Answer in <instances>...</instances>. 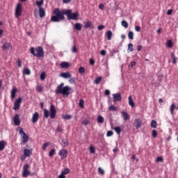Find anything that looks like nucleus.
<instances>
[{"label":"nucleus","mask_w":178,"mask_h":178,"mask_svg":"<svg viewBox=\"0 0 178 178\" xmlns=\"http://www.w3.org/2000/svg\"><path fill=\"white\" fill-rule=\"evenodd\" d=\"M65 10H61L59 8H55L53 11V15L51 17V22L54 23H59L62 20H65Z\"/></svg>","instance_id":"obj_1"},{"label":"nucleus","mask_w":178,"mask_h":178,"mask_svg":"<svg viewBox=\"0 0 178 178\" xmlns=\"http://www.w3.org/2000/svg\"><path fill=\"white\" fill-rule=\"evenodd\" d=\"M64 86L65 83H61L59 86H57L56 89L55 90V92L57 95H60V94H63V97H65V95L69 97L72 92V88L69 87L68 86Z\"/></svg>","instance_id":"obj_2"},{"label":"nucleus","mask_w":178,"mask_h":178,"mask_svg":"<svg viewBox=\"0 0 178 178\" xmlns=\"http://www.w3.org/2000/svg\"><path fill=\"white\" fill-rule=\"evenodd\" d=\"M30 52L35 57L44 58V48H42V47L41 46L37 47L36 48L31 47L30 49Z\"/></svg>","instance_id":"obj_3"},{"label":"nucleus","mask_w":178,"mask_h":178,"mask_svg":"<svg viewBox=\"0 0 178 178\" xmlns=\"http://www.w3.org/2000/svg\"><path fill=\"white\" fill-rule=\"evenodd\" d=\"M65 14L68 20H77V17H79V13H72V10H65Z\"/></svg>","instance_id":"obj_4"},{"label":"nucleus","mask_w":178,"mask_h":178,"mask_svg":"<svg viewBox=\"0 0 178 178\" xmlns=\"http://www.w3.org/2000/svg\"><path fill=\"white\" fill-rule=\"evenodd\" d=\"M19 134L21 136L22 144H27V143H29V136L27 134H26L24 131H23V128L19 127Z\"/></svg>","instance_id":"obj_5"},{"label":"nucleus","mask_w":178,"mask_h":178,"mask_svg":"<svg viewBox=\"0 0 178 178\" xmlns=\"http://www.w3.org/2000/svg\"><path fill=\"white\" fill-rule=\"evenodd\" d=\"M22 13H23V8L22 7V3H18L15 7V16L16 19H19V17L22 16Z\"/></svg>","instance_id":"obj_6"},{"label":"nucleus","mask_w":178,"mask_h":178,"mask_svg":"<svg viewBox=\"0 0 178 178\" xmlns=\"http://www.w3.org/2000/svg\"><path fill=\"white\" fill-rule=\"evenodd\" d=\"M69 154V152L65 149H62L58 152V155L60 156V159H66L67 158V155Z\"/></svg>","instance_id":"obj_7"},{"label":"nucleus","mask_w":178,"mask_h":178,"mask_svg":"<svg viewBox=\"0 0 178 178\" xmlns=\"http://www.w3.org/2000/svg\"><path fill=\"white\" fill-rule=\"evenodd\" d=\"M30 165L29 164H25L23 167V172L22 176L23 177H27L29 175H30V171H29V168Z\"/></svg>","instance_id":"obj_8"},{"label":"nucleus","mask_w":178,"mask_h":178,"mask_svg":"<svg viewBox=\"0 0 178 178\" xmlns=\"http://www.w3.org/2000/svg\"><path fill=\"white\" fill-rule=\"evenodd\" d=\"M22 97H19L14 102V111H19L20 109V104H22Z\"/></svg>","instance_id":"obj_9"},{"label":"nucleus","mask_w":178,"mask_h":178,"mask_svg":"<svg viewBox=\"0 0 178 178\" xmlns=\"http://www.w3.org/2000/svg\"><path fill=\"white\" fill-rule=\"evenodd\" d=\"M50 118L51 119H55L56 118V108H55L54 104L50 106Z\"/></svg>","instance_id":"obj_10"},{"label":"nucleus","mask_w":178,"mask_h":178,"mask_svg":"<svg viewBox=\"0 0 178 178\" xmlns=\"http://www.w3.org/2000/svg\"><path fill=\"white\" fill-rule=\"evenodd\" d=\"M39 119H40V113H38V112L36 111L32 115L31 122L34 124L37 123V122H38Z\"/></svg>","instance_id":"obj_11"},{"label":"nucleus","mask_w":178,"mask_h":178,"mask_svg":"<svg viewBox=\"0 0 178 178\" xmlns=\"http://www.w3.org/2000/svg\"><path fill=\"white\" fill-rule=\"evenodd\" d=\"M134 126L137 129H140L141 127V126H143V121L139 118L135 119L134 122Z\"/></svg>","instance_id":"obj_12"},{"label":"nucleus","mask_w":178,"mask_h":178,"mask_svg":"<svg viewBox=\"0 0 178 178\" xmlns=\"http://www.w3.org/2000/svg\"><path fill=\"white\" fill-rule=\"evenodd\" d=\"M31 155H33V149H24V156H25V158H30Z\"/></svg>","instance_id":"obj_13"},{"label":"nucleus","mask_w":178,"mask_h":178,"mask_svg":"<svg viewBox=\"0 0 178 178\" xmlns=\"http://www.w3.org/2000/svg\"><path fill=\"white\" fill-rule=\"evenodd\" d=\"M15 126H20V118L18 114H16L13 118Z\"/></svg>","instance_id":"obj_14"},{"label":"nucleus","mask_w":178,"mask_h":178,"mask_svg":"<svg viewBox=\"0 0 178 178\" xmlns=\"http://www.w3.org/2000/svg\"><path fill=\"white\" fill-rule=\"evenodd\" d=\"M121 115L125 122L127 120H130V114H129L127 112L121 111Z\"/></svg>","instance_id":"obj_15"},{"label":"nucleus","mask_w":178,"mask_h":178,"mask_svg":"<svg viewBox=\"0 0 178 178\" xmlns=\"http://www.w3.org/2000/svg\"><path fill=\"white\" fill-rule=\"evenodd\" d=\"M113 102H116L117 101H122V95L120 93H116L113 95Z\"/></svg>","instance_id":"obj_16"},{"label":"nucleus","mask_w":178,"mask_h":178,"mask_svg":"<svg viewBox=\"0 0 178 178\" xmlns=\"http://www.w3.org/2000/svg\"><path fill=\"white\" fill-rule=\"evenodd\" d=\"M60 144L63 147V148H66V147H67V145H69V141L67 140V139L63 138V139H62Z\"/></svg>","instance_id":"obj_17"},{"label":"nucleus","mask_w":178,"mask_h":178,"mask_svg":"<svg viewBox=\"0 0 178 178\" xmlns=\"http://www.w3.org/2000/svg\"><path fill=\"white\" fill-rule=\"evenodd\" d=\"M61 77H63V79H69L72 77V74L70 72H63L60 75Z\"/></svg>","instance_id":"obj_18"},{"label":"nucleus","mask_w":178,"mask_h":178,"mask_svg":"<svg viewBox=\"0 0 178 178\" xmlns=\"http://www.w3.org/2000/svg\"><path fill=\"white\" fill-rule=\"evenodd\" d=\"M16 92H17V88L16 87H14L11 90V99H15L16 97Z\"/></svg>","instance_id":"obj_19"},{"label":"nucleus","mask_w":178,"mask_h":178,"mask_svg":"<svg viewBox=\"0 0 178 178\" xmlns=\"http://www.w3.org/2000/svg\"><path fill=\"white\" fill-rule=\"evenodd\" d=\"M74 28L78 31H81V29H83V24L80 23H76L74 25Z\"/></svg>","instance_id":"obj_20"},{"label":"nucleus","mask_w":178,"mask_h":178,"mask_svg":"<svg viewBox=\"0 0 178 178\" xmlns=\"http://www.w3.org/2000/svg\"><path fill=\"white\" fill-rule=\"evenodd\" d=\"M9 48H10V44L8 42H4L2 47L3 51H6L9 49Z\"/></svg>","instance_id":"obj_21"},{"label":"nucleus","mask_w":178,"mask_h":178,"mask_svg":"<svg viewBox=\"0 0 178 178\" xmlns=\"http://www.w3.org/2000/svg\"><path fill=\"white\" fill-rule=\"evenodd\" d=\"M84 29H91L92 27V22L91 21H88L83 23Z\"/></svg>","instance_id":"obj_22"},{"label":"nucleus","mask_w":178,"mask_h":178,"mask_svg":"<svg viewBox=\"0 0 178 178\" xmlns=\"http://www.w3.org/2000/svg\"><path fill=\"white\" fill-rule=\"evenodd\" d=\"M112 31H107L106 33V37L108 41H111L112 40Z\"/></svg>","instance_id":"obj_23"},{"label":"nucleus","mask_w":178,"mask_h":178,"mask_svg":"<svg viewBox=\"0 0 178 178\" xmlns=\"http://www.w3.org/2000/svg\"><path fill=\"white\" fill-rule=\"evenodd\" d=\"M128 101H129V105H130L131 108H134V106H136V104H134V102H133V98L131 97V96H129L128 97Z\"/></svg>","instance_id":"obj_24"},{"label":"nucleus","mask_w":178,"mask_h":178,"mask_svg":"<svg viewBox=\"0 0 178 178\" xmlns=\"http://www.w3.org/2000/svg\"><path fill=\"white\" fill-rule=\"evenodd\" d=\"M39 16L40 17L42 18L45 16V10L43 8H39Z\"/></svg>","instance_id":"obj_25"},{"label":"nucleus","mask_w":178,"mask_h":178,"mask_svg":"<svg viewBox=\"0 0 178 178\" xmlns=\"http://www.w3.org/2000/svg\"><path fill=\"white\" fill-rule=\"evenodd\" d=\"M60 66L63 69H67V67H69V66H70V64H69V63H67V62H62L60 63Z\"/></svg>","instance_id":"obj_26"},{"label":"nucleus","mask_w":178,"mask_h":178,"mask_svg":"<svg viewBox=\"0 0 178 178\" xmlns=\"http://www.w3.org/2000/svg\"><path fill=\"white\" fill-rule=\"evenodd\" d=\"M44 90V86H41V85H38L36 86V91L38 92H42Z\"/></svg>","instance_id":"obj_27"},{"label":"nucleus","mask_w":178,"mask_h":178,"mask_svg":"<svg viewBox=\"0 0 178 178\" xmlns=\"http://www.w3.org/2000/svg\"><path fill=\"white\" fill-rule=\"evenodd\" d=\"M5 149V141H0V151H3Z\"/></svg>","instance_id":"obj_28"},{"label":"nucleus","mask_w":178,"mask_h":178,"mask_svg":"<svg viewBox=\"0 0 178 178\" xmlns=\"http://www.w3.org/2000/svg\"><path fill=\"white\" fill-rule=\"evenodd\" d=\"M44 4V0H40V1H36V5L38 6L39 9L42 8V5Z\"/></svg>","instance_id":"obj_29"},{"label":"nucleus","mask_w":178,"mask_h":178,"mask_svg":"<svg viewBox=\"0 0 178 178\" xmlns=\"http://www.w3.org/2000/svg\"><path fill=\"white\" fill-rule=\"evenodd\" d=\"M128 38L129 40H134V33H133V31H129L128 33Z\"/></svg>","instance_id":"obj_30"},{"label":"nucleus","mask_w":178,"mask_h":178,"mask_svg":"<svg viewBox=\"0 0 178 178\" xmlns=\"http://www.w3.org/2000/svg\"><path fill=\"white\" fill-rule=\"evenodd\" d=\"M176 108V105L175 104V103H173L170 108V113L173 115V113H175V109Z\"/></svg>","instance_id":"obj_31"},{"label":"nucleus","mask_w":178,"mask_h":178,"mask_svg":"<svg viewBox=\"0 0 178 178\" xmlns=\"http://www.w3.org/2000/svg\"><path fill=\"white\" fill-rule=\"evenodd\" d=\"M24 74H26L27 76H29V74H31V71L29 68L24 69L23 71Z\"/></svg>","instance_id":"obj_32"},{"label":"nucleus","mask_w":178,"mask_h":178,"mask_svg":"<svg viewBox=\"0 0 178 178\" xmlns=\"http://www.w3.org/2000/svg\"><path fill=\"white\" fill-rule=\"evenodd\" d=\"M166 45L168 48H172V47H173V42L172 41V40H168L166 42Z\"/></svg>","instance_id":"obj_33"},{"label":"nucleus","mask_w":178,"mask_h":178,"mask_svg":"<svg viewBox=\"0 0 178 178\" xmlns=\"http://www.w3.org/2000/svg\"><path fill=\"white\" fill-rule=\"evenodd\" d=\"M44 117L46 118V119H48V118H49V111H48L47 108L44 109Z\"/></svg>","instance_id":"obj_34"},{"label":"nucleus","mask_w":178,"mask_h":178,"mask_svg":"<svg viewBox=\"0 0 178 178\" xmlns=\"http://www.w3.org/2000/svg\"><path fill=\"white\" fill-rule=\"evenodd\" d=\"M104 117H102V115H99L97 117V123H104Z\"/></svg>","instance_id":"obj_35"},{"label":"nucleus","mask_w":178,"mask_h":178,"mask_svg":"<svg viewBox=\"0 0 178 178\" xmlns=\"http://www.w3.org/2000/svg\"><path fill=\"white\" fill-rule=\"evenodd\" d=\"M114 130L117 133V134H120V133H122V128H120V127H115L114 128Z\"/></svg>","instance_id":"obj_36"},{"label":"nucleus","mask_w":178,"mask_h":178,"mask_svg":"<svg viewBox=\"0 0 178 178\" xmlns=\"http://www.w3.org/2000/svg\"><path fill=\"white\" fill-rule=\"evenodd\" d=\"M121 24L122 27H124V29H127V27H129V23H127V22H126L125 20H122Z\"/></svg>","instance_id":"obj_37"},{"label":"nucleus","mask_w":178,"mask_h":178,"mask_svg":"<svg viewBox=\"0 0 178 178\" xmlns=\"http://www.w3.org/2000/svg\"><path fill=\"white\" fill-rule=\"evenodd\" d=\"M108 111H110L111 112H115V111H118V108L113 106L111 105L109 108H108Z\"/></svg>","instance_id":"obj_38"},{"label":"nucleus","mask_w":178,"mask_h":178,"mask_svg":"<svg viewBox=\"0 0 178 178\" xmlns=\"http://www.w3.org/2000/svg\"><path fill=\"white\" fill-rule=\"evenodd\" d=\"M102 81V76H99L96 79H95V83L96 84H99Z\"/></svg>","instance_id":"obj_39"},{"label":"nucleus","mask_w":178,"mask_h":178,"mask_svg":"<svg viewBox=\"0 0 178 178\" xmlns=\"http://www.w3.org/2000/svg\"><path fill=\"white\" fill-rule=\"evenodd\" d=\"M56 149H51L50 150V152H49V156H54V155H55V152H56Z\"/></svg>","instance_id":"obj_40"},{"label":"nucleus","mask_w":178,"mask_h":178,"mask_svg":"<svg viewBox=\"0 0 178 178\" xmlns=\"http://www.w3.org/2000/svg\"><path fill=\"white\" fill-rule=\"evenodd\" d=\"M151 127H152V129H156V121L155 120H152L151 122Z\"/></svg>","instance_id":"obj_41"},{"label":"nucleus","mask_w":178,"mask_h":178,"mask_svg":"<svg viewBox=\"0 0 178 178\" xmlns=\"http://www.w3.org/2000/svg\"><path fill=\"white\" fill-rule=\"evenodd\" d=\"M63 118L65 119V120H69L72 119V115H63Z\"/></svg>","instance_id":"obj_42"},{"label":"nucleus","mask_w":178,"mask_h":178,"mask_svg":"<svg viewBox=\"0 0 178 178\" xmlns=\"http://www.w3.org/2000/svg\"><path fill=\"white\" fill-rule=\"evenodd\" d=\"M79 106H80V108H84V100L83 99H81L79 100Z\"/></svg>","instance_id":"obj_43"},{"label":"nucleus","mask_w":178,"mask_h":178,"mask_svg":"<svg viewBox=\"0 0 178 178\" xmlns=\"http://www.w3.org/2000/svg\"><path fill=\"white\" fill-rule=\"evenodd\" d=\"M128 49L130 51V52H133V51H134V49L133 48V44L129 43L128 44Z\"/></svg>","instance_id":"obj_44"},{"label":"nucleus","mask_w":178,"mask_h":178,"mask_svg":"<svg viewBox=\"0 0 178 178\" xmlns=\"http://www.w3.org/2000/svg\"><path fill=\"white\" fill-rule=\"evenodd\" d=\"M82 124H84V126H88V124H90V120H84L81 122Z\"/></svg>","instance_id":"obj_45"},{"label":"nucleus","mask_w":178,"mask_h":178,"mask_svg":"<svg viewBox=\"0 0 178 178\" xmlns=\"http://www.w3.org/2000/svg\"><path fill=\"white\" fill-rule=\"evenodd\" d=\"M98 172L99 173V175H105V171L101 168V167L98 168Z\"/></svg>","instance_id":"obj_46"},{"label":"nucleus","mask_w":178,"mask_h":178,"mask_svg":"<svg viewBox=\"0 0 178 178\" xmlns=\"http://www.w3.org/2000/svg\"><path fill=\"white\" fill-rule=\"evenodd\" d=\"M70 172V170H69V168H66L61 173L64 174L65 175H69Z\"/></svg>","instance_id":"obj_47"},{"label":"nucleus","mask_w":178,"mask_h":178,"mask_svg":"<svg viewBox=\"0 0 178 178\" xmlns=\"http://www.w3.org/2000/svg\"><path fill=\"white\" fill-rule=\"evenodd\" d=\"M152 136L154 138H156V136H158V132H156V130L152 131Z\"/></svg>","instance_id":"obj_48"},{"label":"nucleus","mask_w":178,"mask_h":178,"mask_svg":"<svg viewBox=\"0 0 178 178\" xmlns=\"http://www.w3.org/2000/svg\"><path fill=\"white\" fill-rule=\"evenodd\" d=\"M86 72V69L83 67H80L79 69V72L83 74Z\"/></svg>","instance_id":"obj_49"},{"label":"nucleus","mask_w":178,"mask_h":178,"mask_svg":"<svg viewBox=\"0 0 178 178\" xmlns=\"http://www.w3.org/2000/svg\"><path fill=\"white\" fill-rule=\"evenodd\" d=\"M69 83L70 84H74V83H76V78H70L69 79Z\"/></svg>","instance_id":"obj_50"},{"label":"nucleus","mask_w":178,"mask_h":178,"mask_svg":"<svg viewBox=\"0 0 178 178\" xmlns=\"http://www.w3.org/2000/svg\"><path fill=\"white\" fill-rule=\"evenodd\" d=\"M107 137H112L113 136V131H108L106 134Z\"/></svg>","instance_id":"obj_51"},{"label":"nucleus","mask_w":178,"mask_h":178,"mask_svg":"<svg viewBox=\"0 0 178 178\" xmlns=\"http://www.w3.org/2000/svg\"><path fill=\"white\" fill-rule=\"evenodd\" d=\"M40 80H45V72H42L40 74Z\"/></svg>","instance_id":"obj_52"},{"label":"nucleus","mask_w":178,"mask_h":178,"mask_svg":"<svg viewBox=\"0 0 178 178\" xmlns=\"http://www.w3.org/2000/svg\"><path fill=\"white\" fill-rule=\"evenodd\" d=\"M17 63L18 67H22V60H20V58L17 59Z\"/></svg>","instance_id":"obj_53"},{"label":"nucleus","mask_w":178,"mask_h":178,"mask_svg":"<svg viewBox=\"0 0 178 178\" xmlns=\"http://www.w3.org/2000/svg\"><path fill=\"white\" fill-rule=\"evenodd\" d=\"M72 52H73L74 54H76V52H77V47H76V45H74L72 48Z\"/></svg>","instance_id":"obj_54"},{"label":"nucleus","mask_w":178,"mask_h":178,"mask_svg":"<svg viewBox=\"0 0 178 178\" xmlns=\"http://www.w3.org/2000/svg\"><path fill=\"white\" fill-rule=\"evenodd\" d=\"M156 162H163V158L161 156H158L156 158Z\"/></svg>","instance_id":"obj_55"},{"label":"nucleus","mask_w":178,"mask_h":178,"mask_svg":"<svg viewBox=\"0 0 178 178\" xmlns=\"http://www.w3.org/2000/svg\"><path fill=\"white\" fill-rule=\"evenodd\" d=\"M90 151L91 154H95V148H94V147L90 146Z\"/></svg>","instance_id":"obj_56"},{"label":"nucleus","mask_w":178,"mask_h":178,"mask_svg":"<svg viewBox=\"0 0 178 178\" xmlns=\"http://www.w3.org/2000/svg\"><path fill=\"white\" fill-rule=\"evenodd\" d=\"M56 131H57V133H62L63 129L60 126H58L56 128Z\"/></svg>","instance_id":"obj_57"},{"label":"nucleus","mask_w":178,"mask_h":178,"mask_svg":"<svg viewBox=\"0 0 178 178\" xmlns=\"http://www.w3.org/2000/svg\"><path fill=\"white\" fill-rule=\"evenodd\" d=\"M47 147H48V143H44L42 146L43 151H45V149H47Z\"/></svg>","instance_id":"obj_58"},{"label":"nucleus","mask_w":178,"mask_h":178,"mask_svg":"<svg viewBox=\"0 0 178 178\" xmlns=\"http://www.w3.org/2000/svg\"><path fill=\"white\" fill-rule=\"evenodd\" d=\"M172 13H173V10H172V9H170V10H168L167 11V15H168V16H170V15H172Z\"/></svg>","instance_id":"obj_59"},{"label":"nucleus","mask_w":178,"mask_h":178,"mask_svg":"<svg viewBox=\"0 0 178 178\" xmlns=\"http://www.w3.org/2000/svg\"><path fill=\"white\" fill-rule=\"evenodd\" d=\"M105 29V26L104 25H100L97 27V29L101 31V30H104Z\"/></svg>","instance_id":"obj_60"},{"label":"nucleus","mask_w":178,"mask_h":178,"mask_svg":"<svg viewBox=\"0 0 178 178\" xmlns=\"http://www.w3.org/2000/svg\"><path fill=\"white\" fill-rule=\"evenodd\" d=\"M135 30H136V31H140V30H141V27H140V26H135Z\"/></svg>","instance_id":"obj_61"},{"label":"nucleus","mask_w":178,"mask_h":178,"mask_svg":"<svg viewBox=\"0 0 178 178\" xmlns=\"http://www.w3.org/2000/svg\"><path fill=\"white\" fill-rule=\"evenodd\" d=\"M105 95H111V91L109 90H106L104 92Z\"/></svg>","instance_id":"obj_62"},{"label":"nucleus","mask_w":178,"mask_h":178,"mask_svg":"<svg viewBox=\"0 0 178 178\" xmlns=\"http://www.w3.org/2000/svg\"><path fill=\"white\" fill-rule=\"evenodd\" d=\"M100 54H101V55H102V56H105V55H106V51L102 50Z\"/></svg>","instance_id":"obj_63"},{"label":"nucleus","mask_w":178,"mask_h":178,"mask_svg":"<svg viewBox=\"0 0 178 178\" xmlns=\"http://www.w3.org/2000/svg\"><path fill=\"white\" fill-rule=\"evenodd\" d=\"M58 178H66V177L65 176L64 174H63V173L61 172V175H60L58 176Z\"/></svg>","instance_id":"obj_64"}]
</instances>
